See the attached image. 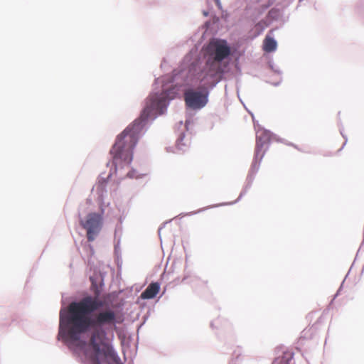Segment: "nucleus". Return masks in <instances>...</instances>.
I'll return each mask as SVG.
<instances>
[{"instance_id": "10", "label": "nucleus", "mask_w": 364, "mask_h": 364, "mask_svg": "<svg viewBox=\"0 0 364 364\" xmlns=\"http://www.w3.org/2000/svg\"><path fill=\"white\" fill-rule=\"evenodd\" d=\"M269 25V22L265 20H262L258 22L255 26V36H259L263 31Z\"/></svg>"}, {"instance_id": "14", "label": "nucleus", "mask_w": 364, "mask_h": 364, "mask_svg": "<svg viewBox=\"0 0 364 364\" xmlns=\"http://www.w3.org/2000/svg\"><path fill=\"white\" fill-rule=\"evenodd\" d=\"M214 1H215V2L216 3V4H217L218 6H220V0H214Z\"/></svg>"}, {"instance_id": "13", "label": "nucleus", "mask_w": 364, "mask_h": 364, "mask_svg": "<svg viewBox=\"0 0 364 364\" xmlns=\"http://www.w3.org/2000/svg\"><path fill=\"white\" fill-rule=\"evenodd\" d=\"M99 355H97V354H95V355L92 358V360L96 363V364H100L98 360Z\"/></svg>"}, {"instance_id": "4", "label": "nucleus", "mask_w": 364, "mask_h": 364, "mask_svg": "<svg viewBox=\"0 0 364 364\" xmlns=\"http://www.w3.org/2000/svg\"><path fill=\"white\" fill-rule=\"evenodd\" d=\"M80 225L86 230L87 239L92 242L100 232L103 225V213H90L80 220Z\"/></svg>"}, {"instance_id": "6", "label": "nucleus", "mask_w": 364, "mask_h": 364, "mask_svg": "<svg viewBox=\"0 0 364 364\" xmlns=\"http://www.w3.org/2000/svg\"><path fill=\"white\" fill-rule=\"evenodd\" d=\"M104 333L98 329L95 330L90 339V346L97 355H103L105 357H112L114 350L108 344L103 342Z\"/></svg>"}, {"instance_id": "11", "label": "nucleus", "mask_w": 364, "mask_h": 364, "mask_svg": "<svg viewBox=\"0 0 364 364\" xmlns=\"http://www.w3.org/2000/svg\"><path fill=\"white\" fill-rule=\"evenodd\" d=\"M262 144H259V142L257 143V146H256V154H255V156H256V158H259V161L262 160L263 156H264V152H262L261 154V155L259 156V152L262 151Z\"/></svg>"}, {"instance_id": "1", "label": "nucleus", "mask_w": 364, "mask_h": 364, "mask_svg": "<svg viewBox=\"0 0 364 364\" xmlns=\"http://www.w3.org/2000/svg\"><path fill=\"white\" fill-rule=\"evenodd\" d=\"M103 306V302L90 296L71 302L64 313L60 312L59 336L72 342L80 341V335L90 327L115 324L116 314L112 310L98 313L94 319L90 314Z\"/></svg>"}, {"instance_id": "8", "label": "nucleus", "mask_w": 364, "mask_h": 364, "mask_svg": "<svg viewBox=\"0 0 364 364\" xmlns=\"http://www.w3.org/2000/svg\"><path fill=\"white\" fill-rule=\"evenodd\" d=\"M277 48L276 41L267 35L263 41V50L267 53L273 52Z\"/></svg>"}, {"instance_id": "5", "label": "nucleus", "mask_w": 364, "mask_h": 364, "mask_svg": "<svg viewBox=\"0 0 364 364\" xmlns=\"http://www.w3.org/2000/svg\"><path fill=\"white\" fill-rule=\"evenodd\" d=\"M185 105L192 110H198L204 107L208 102V91L206 87L202 90L187 89L183 93Z\"/></svg>"}, {"instance_id": "7", "label": "nucleus", "mask_w": 364, "mask_h": 364, "mask_svg": "<svg viewBox=\"0 0 364 364\" xmlns=\"http://www.w3.org/2000/svg\"><path fill=\"white\" fill-rule=\"evenodd\" d=\"M160 289V286L156 282L151 283L147 288L141 293V297L143 299H153L156 296Z\"/></svg>"}, {"instance_id": "2", "label": "nucleus", "mask_w": 364, "mask_h": 364, "mask_svg": "<svg viewBox=\"0 0 364 364\" xmlns=\"http://www.w3.org/2000/svg\"><path fill=\"white\" fill-rule=\"evenodd\" d=\"M173 97V95L169 96V91L159 95L155 93L149 95L140 117L118 136L110 151L116 169L122 168L131 164L132 150L138 141L145 122L149 118H155L156 115L163 114L167 102Z\"/></svg>"}, {"instance_id": "3", "label": "nucleus", "mask_w": 364, "mask_h": 364, "mask_svg": "<svg viewBox=\"0 0 364 364\" xmlns=\"http://www.w3.org/2000/svg\"><path fill=\"white\" fill-rule=\"evenodd\" d=\"M208 59L204 69L198 75V79L205 85L210 83V80L223 72L220 63L230 55V48L224 40L213 39L206 48Z\"/></svg>"}, {"instance_id": "12", "label": "nucleus", "mask_w": 364, "mask_h": 364, "mask_svg": "<svg viewBox=\"0 0 364 364\" xmlns=\"http://www.w3.org/2000/svg\"><path fill=\"white\" fill-rule=\"evenodd\" d=\"M279 11L275 9H272L269 11L268 17H270L272 18H276L279 16Z\"/></svg>"}, {"instance_id": "9", "label": "nucleus", "mask_w": 364, "mask_h": 364, "mask_svg": "<svg viewBox=\"0 0 364 364\" xmlns=\"http://www.w3.org/2000/svg\"><path fill=\"white\" fill-rule=\"evenodd\" d=\"M294 353L291 351H286L282 357L276 358L273 364H289V361L293 358Z\"/></svg>"}]
</instances>
